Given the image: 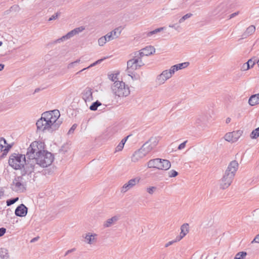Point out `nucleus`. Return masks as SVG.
<instances>
[{
    "label": "nucleus",
    "instance_id": "f257e3e1",
    "mask_svg": "<svg viewBox=\"0 0 259 259\" xmlns=\"http://www.w3.org/2000/svg\"><path fill=\"white\" fill-rule=\"evenodd\" d=\"M27 162L25 168L27 172H39V167H47L54 160L51 152L44 150V144L38 141L33 142L27 148Z\"/></svg>",
    "mask_w": 259,
    "mask_h": 259
},
{
    "label": "nucleus",
    "instance_id": "f03ea898",
    "mask_svg": "<svg viewBox=\"0 0 259 259\" xmlns=\"http://www.w3.org/2000/svg\"><path fill=\"white\" fill-rule=\"evenodd\" d=\"M60 116L58 110L44 112L36 123L37 130L50 132L57 130L62 123V121L59 119Z\"/></svg>",
    "mask_w": 259,
    "mask_h": 259
},
{
    "label": "nucleus",
    "instance_id": "7ed1b4c3",
    "mask_svg": "<svg viewBox=\"0 0 259 259\" xmlns=\"http://www.w3.org/2000/svg\"><path fill=\"white\" fill-rule=\"evenodd\" d=\"M238 168V163L237 161L230 162L223 178L220 180V186L222 189H226L231 184Z\"/></svg>",
    "mask_w": 259,
    "mask_h": 259
},
{
    "label": "nucleus",
    "instance_id": "20e7f679",
    "mask_svg": "<svg viewBox=\"0 0 259 259\" xmlns=\"http://www.w3.org/2000/svg\"><path fill=\"white\" fill-rule=\"evenodd\" d=\"M27 161L26 155H22L18 153H13L10 156L9 159V164L15 169H23L24 175L31 174V173L27 172L25 168L26 162Z\"/></svg>",
    "mask_w": 259,
    "mask_h": 259
},
{
    "label": "nucleus",
    "instance_id": "39448f33",
    "mask_svg": "<svg viewBox=\"0 0 259 259\" xmlns=\"http://www.w3.org/2000/svg\"><path fill=\"white\" fill-rule=\"evenodd\" d=\"M111 90L114 95L118 97H126L130 94L128 85L122 81H115L111 86Z\"/></svg>",
    "mask_w": 259,
    "mask_h": 259
},
{
    "label": "nucleus",
    "instance_id": "423d86ee",
    "mask_svg": "<svg viewBox=\"0 0 259 259\" xmlns=\"http://www.w3.org/2000/svg\"><path fill=\"white\" fill-rule=\"evenodd\" d=\"M23 175L20 176H16L13 179L11 184V189L17 193H23L26 190L27 182Z\"/></svg>",
    "mask_w": 259,
    "mask_h": 259
},
{
    "label": "nucleus",
    "instance_id": "0eeeda50",
    "mask_svg": "<svg viewBox=\"0 0 259 259\" xmlns=\"http://www.w3.org/2000/svg\"><path fill=\"white\" fill-rule=\"evenodd\" d=\"M147 165L149 168H155L165 170L170 167L171 164L168 160L156 158L149 160Z\"/></svg>",
    "mask_w": 259,
    "mask_h": 259
},
{
    "label": "nucleus",
    "instance_id": "6e6552de",
    "mask_svg": "<svg viewBox=\"0 0 259 259\" xmlns=\"http://www.w3.org/2000/svg\"><path fill=\"white\" fill-rule=\"evenodd\" d=\"M158 141L156 138H151L141 147V150L143 151L147 155L151 152L157 145Z\"/></svg>",
    "mask_w": 259,
    "mask_h": 259
},
{
    "label": "nucleus",
    "instance_id": "1a4fd4ad",
    "mask_svg": "<svg viewBox=\"0 0 259 259\" xmlns=\"http://www.w3.org/2000/svg\"><path fill=\"white\" fill-rule=\"evenodd\" d=\"M140 181V178L136 177L130 180L127 183L124 184L121 189L122 193H125L128 190L133 188L135 186L138 184Z\"/></svg>",
    "mask_w": 259,
    "mask_h": 259
},
{
    "label": "nucleus",
    "instance_id": "9d476101",
    "mask_svg": "<svg viewBox=\"0 0 259 259\" xmlns=\"http://www.w3.org/2000/svg\"><path fill=\"white\" fill-rule=\"evenodd\" d=\"M81 98L86 103L93 101V89L90 87L85 88L81 93Z\"/></svg>",
    "mask_w": 259,
    "mask_h": 259
},
{
    "label": "nucleus",
    "instance_id": "9b49d317",
    "mask_svg": "<svg viewBox=\"0 0 259 259\" xmlns=\"http://www.w3.org/2000/svg\"><path fill=\"white\" fill-rule=\"evenodd\" d=\"M171 77L168 70H165L157 76L156 82L159 85L162 84Z\"/></svg>",
    "mask_w": 259,
    "mask_h": 259
},
{
    "label": "nucleus",
    "instance_id": "f8f14e48",
    "mask_svg": "<svg viewBox=\"0 0 259 259\" xmlns=\"http://www.w3.org/2000/svg\"><path fill=\"white\" fill-rule=\"evenodd\" d=\"M141 67L139 64H137L132 59H130L127 62V73L132 74L133 72Z\"/></svg>",
    "mask_w": 259,
    "mask_h": 259
},
{
    "label": "nucleus",
    "instance_id": "ddd939ff",
    "mask_svg": "<svg viewBox=\"0 0 259 259\" xmlns=\"http://www.w3.org/2000/svg\"><path fill=\"white\" fill-rule=\"evenodd\" d=\"M27 211L28 208L24 204H21L16 207L15 214L16 216L24 217L26 215Z\"/></svg>",
    "mask_w": 259,
    "mask_h": 259
},
{
    "label": "nucleus",
    "instance_id": "4468645a",
    "mask_svg": "<svg viewBox=\"0 0 259 259\" xmlns=\"http://www.w3.org/2000/svg\"><path fill=\"white\" fill-rule=\"evenodd\" d=\"M132 59L141 67L143 66L145 63L143 61V58L144 57L140 51H136L132 54Z\"/></svg>",
    "mask_w": 259,
    "mask_h": 259
},
{
    "label": "nucleus",
    "instance_id": "2eb2a0df",
    "mask_svg": "<svg viewBox=\"0 0 259 259\" xmlns=\"http://www.w3.org/2000/svg\"><path fill=\"white\" fill-rule=\"evenodd\" d=\"M11 148V146L7 144L4 138H0V151L3 152V155H6Z\"/></svg>",
    "mask_w": 259,
    "mask_h": 259
},
{
    "label": "nucleus",
    "instance_id": "dca6fc26",
    "mask_svg": "<svg viewBox=\"0 0 259 259\" xmlns=\"http://www.w3.org/2000/svg\"><path fill=\"white\" fill-rule=\"evenodd\" d=\"M146 155V154L144 153V152L141 150V148L139 149L138 151L135 152L132 157V161L136 162L138 161L140 159L143 158Z\"/></svg>",
    "mask_w": 259,
    "mask_h": 259
},
{
    "label": "nucleus",
    "instance_id": "f3484780",
    "mask_svg": "<svg viewBox=\"0 0 259 259\" xmlns=\"http://www.w3.org/2000/svg\"><path fill=\"white\" fill-rule=\"evenodd\" d=\"M97 235L96 234H91L90 233H87L85 236H83L85 239V242L89 244H92L97 241L95 238Z\"/></svg>",
    "mask_w": 259,
    "mask_h": 259
},
{
    "label": "nucleus",
    "instance_id": "a211bd4d",
    "mask_svg": "<svg viewBox=\"0 0 259 259\" xmlns=\"http://www.w3.org/2000/svg\"><path fill=\"white\" fill-rule=\"evenodd\" d=\"M188 224H184L181 227V232L180 235L177 237V240H181L189 232Z\"/></svg>",
    "mask_w": 259,
    "mask_h": 259
},
{
    "label": "nucleus",
    "instance_id": "6ab92c4d",
    "mask_svg": "<svg viewBox=\"0 0 259 259\" xmlns=\"http://www.w3.org/2000/svg\"><path fill=\"white\" fill-rule=\"evenodd\" d=\"M119 219V217L118 215H115L107 220L104 222L103 227L104 228H108L115 224L118 220Z\"/></svg>",
    "mask_w": 259,
    "mask_h": 259
},
{
    "label": "nucleus",
    "instance_id": "aec40b11",
    "mask_svg": "<svg viewBox=\"0 0 259 259\" xmlns=\"http://www.w3.org/2000/svg\"><path fill=\"white\" fill-rule=\"evenodd\" d=\"M144 56H148L155 52V48L151 46H147L139 51Z\"/></svg>",
    "mask_w": 259,
    "mask_h": 259
},
{
    "label": "nucleus",
    "instance_id": "412c9836",
    "mask_svg": "<svg viewBox=\"0 0 259 259\" xmlns=\"http://www.w3.org/2000/svg\"><path fill=\"white\" fill-rule=\"evenodd\" d=\"M255 27L254 25H251L249 26L242 34L241 39H244L252 35L255 32Z\"/></svg>",
    "mask_w": 259,
    "mask_h": 259
},
{
    "label": "nucleus",
    "instance_id": "4be33fe9",
    "mask_svg": "<svg viewBox=\"0 0 259 259\" xmlns=\"http://www.w3.org/2000/svg\"><path fill=\"white\" fill-rule=\"evenodd\" d=\"M76 35V33H75V32L73 30L69 31L68 32L66 35L63 36L61 38L57 39L55 41V43H60L61 41H63L64 40H66L67 39H68L70 38L71 37H73L74 35Z\"/></svg>",
    "mask_w": 259,
    "mask_h": 259
},
{
    "label": "nucleus",
    "instance_id": "5701e85b",
    "mask_svg": "<svg viewBox=\"0 0 259 259\" xmlns=\"http://www.w3.org/2000/svg\"><path fill=\"white\" fill-rule=\"evenodd\" d=\"M248 103L251 106L259 104V93L251 95L249 99Z\"/></svg>",
    "mask_w": 259,
    "mask_h": 259
},
{
    "label": "nucleus",
    "instance_id": "b1692460",
    "mask_svg": "<svg viewBox=\"0 0 259 259\" xmlns=\"http://www.w3.org/2000/svg\"><path fill=\"white\" fill-rule=\"evenodd\" d=\"M232 136H233V138L234 139V141L236 142L239 138L242 135L243 131L241 130H237L236 131H233L231 132Z\"/></svg>",
    "mask_w": 259,
    "mask_h": 259
},
{
    "label": "nucleus",
    "instance_id": "393cba45",
    "mask_svg": "<svg viewBox=\"0 0 259 259\" xmlns=\"http://www.w3.org/2000/svg\"><path fill=\"white\" fill-rule=\"evenodd\" d=\"M104 59H105V58H103V59H99L97 61H96V62H95L94 63L91 64L90 66H89L88 67H86V68H83L82 69H81V70L78 71L77 72H76V74H79L80 72L84 71L86 69H89L93 66H95V65L98 64H100V63H101Z\"/></svg>",
    "mask_w": 259,
    "mask_h": 259
},
{
    "label": "nucleus",
    "instance_id": "a878e982",
    "mask_svg": "<svg viewBox=\"0 0 259 259\" xmlns=\"http://www.w3.org/2000/svg\"><path fill=\"white\" fill-rule=\"evenodd\" d=\"M122 30V28H121V27H118L117 28H116L112 31H111V32H112V36L114 39L117 38L119 36Z\"/></svg>",
    "mask_w": 259,
    "mask_h": 259
},
{
    "label": "nucleus",
    "instance_id": "bb28decb",
    "mask_svg": "<svg viewBox=\"0 0 259 259\" xmlns=\"http://www.w3.org/2000/svg\"><path fill=\"white\" fill-rule=\"evenodd\" d=\"M9 255L7 250L4 248H0V259H8Z\"/></svg>",
    "mask_w": 259,
    "mask_h": 259
},
{
    "label": "nucleus",
    "instance_id": "cd10ccee",
    "mask_svg": "<svg viewBox=\"0 0 259 259\" xmlns=\"http://www.w3.org/2000/svg\"><path fill=\"white\" fill-rule=\"evenodd\" d=\"M250 137L252 139H255L259 137V127L252 131Z\"/></svg>",
    "mask_w": 259,
    "mask_h": 259
},
{
    "label": "nucleus",
    "instance_id": "c85d7f7f",
    "mask_svg": "<svg viewBox=\"0 0 259 259\" xmlns=\"http://www.w3.org/2000/svg\"><path fill=\"white\" fill-rule=\"evenodd\" d=\"M189 65V62H184V63H179V64H178L175 65V68H177L178 69V70H179L186 68Z\"/></svg>",
    "mask_w": 259,
    "mask_h": 259
},
{
    "label": "nucleus",
    "instance_id": "c756f323",
    "mask_svg": "<svg viewBox=\"0 0 259 259\" xmlns=\"http://www.w3.org/2000/svg\"><path fill=\"white\" fill-rule=\"evenodd\" d=\"M247 255V253L245 251H240L238 252L234 257V259H244Z\"/></svg>",
    "mask_w": 259,
    "mask_h": 259
},
{
    "label": "nucleus",
    "instance_id": "7c9ffc66",
    "mask_svg": "<svg viewBox=\"0 0 259 259\" xmlns=\"http://www.w3.org/2000/svg\"><path fill=\"white\" fill-rule=\"evenodd\" d=\"M100 105H101V103L99 101H96L90 106V109L92 111H96Z\"/></svg>",
    "mask_w": 259,
    "mask_h": 259
},
{
    "label": "nucleus",
    "instance_id": "2f4dec72",
    "mask_svg": "<svg viewBox=\"0 0 259 259\" xmlns=\"http://www.w3.org/2000/svg\"><path fill=\"white\" fill-rule=\"evenodd\" d=\"M164 28H165L164 27H160V28L155 29V30H154L153 31L148 32L147 33V36L148 37H150V36H152L153 34H156V33H157L158 32H159L161 31L162 30H164Z\"/></svg>",
    "mask_w": 259,
    "mask_h": 259
},
{
    "label": "nucleus",
    "instance_id": "473e14b6",
    "mask_svg": "<svg viewBox=\"0 0 259 259\" xmlns=\"http://www.w3.org/2000/svg\"><path fill=\"white\" fill-rule=\"evenodd\" d=\"M224 138H225V140H226L227 141H228L230 142H232V143L235 142V141H234L233 136H232L231 133H227L225 135Z\"/></svg>",
    "mask_w": 259,
    "mask_h": 259
},
{
    "label": "nucleus",
    "instance_id": "72a5a7b5",
    "mask_svg": "<svg viewBox=\"0 0 259 259\" xmlns=\"http://www.w3.org/2000/svg\"><path fill=\"white\" fill-rule=\"evenodd\" d=\"M18 200V197H15L12 199H8L6 202L7 205V206H10L15 203V202H16Z\"/></svg>",
    "mask_w": 259,
    "mask_h": 259
},
{
    "label": "nucleus",
    "instance_id": "f704fd0d",
    "mask_svg": "<svg viewBox=\"0 0 259 259\" xmlns=\"http://www.w3.org/2000/svg\"><path fill=\"white\" fill-rule=\"evenodd\" d=\"M127 74L128 75L131 77L132 79L133 80H139L140 78V75L136 73L135 71L133 72L132 74L127 73Z\"/></svg>",
    "mask_w": 259,
    "mask_h": 259
},
{
    "label": "nucleus",
    "instance_id": "c9c22d12",
    "mask_svg": "<svg viewBox=\"0 0 259 259\" xmlns=\"http://www.w3.org/2000/svg\"><path fill=\"white\" fill-rule=\"evenodd\" d=\"M107 41L106 38L104 36L100 37L98 41V44L100 46H103Z\"/></svg>",
    "mask_w": 259,
    "mask_h": 259
},
{
    "label": "nucleus",
    "instance_id": "e433bc0d",
    "mask_svg": "<svg viewBox=\"0 0 259 259\" xmlns=\"http://www.w3.org/2000/svg\"><path fill=\"white\" fill-rule=\"evenodd\" d=\"M192 16V14H191V13H188V14L185 15L179 20V23H183L185 20L190 18Z\"/></svg>",
    "mask_w": 259,
    "mask_h": 259
},
{
    "label": "nucleus",
    "instance_id": "4c0bfd02",
    "mask_svg": "<svg viewBox=\"0 0 259 259\" xmlns=\"http://www.w3.org/2000/svg\"><path fill=\"white\" fill-rule=\"evenodd\" d=\"M118 75V73H115V74H111L108 75V78L112 80V81H114V82L116 81L115 80L117 78V76Z\"/></svg>",
    "mask_w": 259,
    "mask_h": 259
},
{
    "label": "nucleus",
    "instance_id": "58836bf2",
    "mask_svg": "<svg viewBox=\"0 0 259 259\" xmlns=\"http://www.w3.org/2000/svg\"><path fill=\"white\" fill-rule=\"evenodd\" d=\"M156 190V187H150L147 189V192L150 195H152Z\"/></svg>",
    "mask_w": 259,
    "mask_h": 259
},
{
    "label": "nucleus",
    "instance_id": "ea45409f",
    "mask_svg": "<svg viewBox=\"0 0 259 259\" xmlns=\"http://www.w3.org/2000/svg\"><path fill=\"white\" fill-rule=\"evenodd\" d=\"M104 36L106 37L107 41H109L111 40L114 39V38L112 36V32H111L108 33L106 35H105Z\"/></svg>",
    "mask_w": 259,
    "mask_h": 259
},
{
    "label": "nucleus",
    "instance_id": "a19ab883",
    "mask_svg": "<svg viewBox=\"0 0 259 259\" xmlns=\"http://www.w3.org/2000/svg\"><path fill=\"white\" fill-rule=\"evenodd\" d=\"M168 71L170 76H172V75L175 73V72L178 71V69L175 68V65H173L170 67V68L169 70H168Z\"/></svg>",
    "mask_w": 259,
    "mask_h": 259
},
{
    "label": "nucleus",
    "instance_id": "79ce46f5",
    "mask_svg": "<svg viewBox=\"0 0 259 259\" xmlns=\"http://www.w3.org/2000/svg\"><path fill=\"white\" fill-rule=\"evenodd\" d=\"M10 11H11V12H18L19 11V7L18 5H13L12 6V7H11L10 8Z\"/></svg>",
    "mask_w": 259,
    "mask_h": 259
},
{
    "label": "nucleus",
    "instance_id": "37998d69",
    "mask_svg": "<svg viewBox=\"0 0 259 259\" xmlns=\"http://www.w3.org/2000/svg\"><path fill=\"white\" fill-rule=\"evenodd\" d=\"M256 61V60H253V59H250L249 60H248V61L246 63L247 64H248V65L250 66V68H252L255 64Z\"/></svg>",
    "mask_w": 259,
    "mask_h": 259
},
{
    "label": "nucleus",
    "instance_id": "c03bdc74",
    "mask_svg": "<svg viewBox=\"0 0 259 259\" xmlns=\"http://www.w3.org/2000/svg\"><path fill=\"white\" fill-rule=\"evenodd\" d=\"M84 29V28L83 26L79 27L77 28H76L73 29L74 31L75 32V33L76 34L79 33V32H82Z\"/></svg>",
    "mask_w": 259,
    "mask_h": 259
},
{
    "label": "nucleus",
    "instance_id": "a18cd8bd",
    "mask_svg": "<svg viewBox=\"0 0 259 259\" xmlns=\"http://www.w3.org/2000/svg\"><path fill=\"white\" fill-rule=\"evenodd\" d=\"M169 177L170 178L175 177L178 175V172L175 170H171L169 171Z\"/></svg>",
    "mask_w": 259,
    "mask_h": 259
},
{
    "label": "nucleus",
    "instance_id": "49530a36",
    "mask_svg": "<svg viewBox=\"0 0 259 259\" xmlns=\"http://www.w3.org/2000/svg\"><path fill=\"white\" fill-rule=\"evenodd\" d=\"M124 145L119 143L115 148V152H119L121 151L123 148Z\"/></svg>",
    "mask_w": 259,
    "mask_h": 259
},
{
    "label": "nucleus",
    "instance_id": "de8ad7c7",
    "mask_svg": "<svg viewBox=\"0 0 259 259\" xmlns=\"http://www.w3.org/2000/svg\"><path fill=\"white\" fill-rule=\"evenodd\" d=\"M60 15V13H55V14L53 15L49 19V21H52V20H56V19L58 18V16Z\"/></svg>",
    "mask_w": 259,
    "mask_h": 259
},
{
    "label": "nucleus",
    "instance_id": "09e8293b",
    "mask_svg": "<svg viewBox=\"0 0 259 259\" xmlns=\"http://www.w3.org/2000/svg\"><path fill=\"white\" fill-rule=\"evenodd\" d=\"M250 68V66L248 65V64H247L246 62L242 65L241 67V69L243 71H246L248 70Z\"/></svg>",
    "mask_w": 259,
    "mask_h": 259
},
{
    "label": "nucleus",
    "instance_id": "8fccbe9b",
    "mask_svg": "<svg viewBox=\"0 0 259 259\" xmlns=\"http://www.w3.org/2000/svg\"><path fill=\"white\" fill-rule=\"evenodd\" d=\"M76 127H77L76 124H73L72 126H71V127L69 130V131L68 132V134H72L74 132V130L76 129Z\"/></svg>",
    "mask_w": 259,
    "mask_h": 259
},
{
    "label": "nucleus",
    "instance_id": "3c124183",
    "mask_svg": "<svg viewBox=\"0 0 259 259\" xmlns=\"http://www.w3.org/2000/svg\"><path fill=\"white\" fill-rule=\"evenodd\" d=\"M77 65L75 63V62L74 61V62H71L70 63H69L67 65V68L68 69H71L72 68H74L75 66H76Z\"/></svg>",
    "mask_w": 259,
    "mask_h": 259
},
{
    "label": "nucleus",
    "instance_id": "603ef678",
    "mask_svg": "<svg viewBox=\"0 0 259 259\" xmlns=\"http://www.w3.org/2000/svg\"><path fill=\"white\" fill-rule=\"evenodd\" d=\"M187 142V141H185L183 143L180 144L178 147V149L182 150V149H184L186 146V144Z\"/></svg>",
    "mask_w": 259,
    "mask_h": 259
},
{
    "label": "nucleus",
    "instance_id": "864d4df0",
    "mask_svg": "<svg viewBox=\"0 0 259 259\" xmlns=\"http://www.w3.org/2000/svg\"><path fill=\"white\" fill-rule=\"evenodd\" d=\"M239 14V11H237L236 12H235L234 13H232V14L230 15L229 16H228V19H231L235 17H236V16H237L238 14Z\"/></svg>",
    "mask_w": 259,
    "mask_h": 259
},
{
    "label": "nucleus",
    "instance_id": "5fc2aeb1",
    "mask_svg": "<svg viewBox=\"0 0 259 259\" xmlns=\"http://www.w3.org/2000/svg\"><path fill=\"white\" fill-rule=\"evenodd\" d=\"M177 241H179L177 240V238H176V239L175 240H172V241H169L166 244H165V247H167L168 246L172 245L174 242H176Z\"/></svg>",
    "mask_w": 259,
    "mask_h": 259
},
{
    "label": "nucleus",
    "instance_id": "6e6d98bb",
    "mask_svg": "<svg viewBox=\"0 0 259 259\" xmlns=\"http://www.w3.org/2000/svg\"><path fill=\"white\" fill-rule=\"evenodd\" d=\"M6 232V229L5 228H0V237L3 236L5 233Z\"/></svg>",
    "mask_w": 259,
    "mask_h": 259
},
{
    "label": "nucleus",
    "instance_id": "4d7b16f0",
    "mask_svg": "<svg viewBox=\"0 0 259 259\" xmlns=\"http://www.w3.org/2000/svg\"><path fill=\"white\" fill-rule=\"evenodd\" d=\"M251 243H259V234L257 235L254 239L251 241Z\"/></svg>",
    "mask_w": 259,
    "mask_h": 259
},
{
    "label": "nucleus",
    "instance_id": "13d9d810",
    "mask_svg": "<svg viewBox=\"0 0 259 259\" xmlns=\"http://www.w3.org/2000/svg\"><path fill=\"white\" fill-rule=\"evenodd\" d=\"M224 7V6L223 5H220L219 6L218 8H217V10H218V12L216 13V14H219V13H220V14H222L223 13V12H221V9L222 8H223Z\"/></svg>",
    "mask_w": 259,
    "mask_h": 259
},
{
    "label": "nucleus",
    "instance_id": "bf43d9fd",
    "mask_svg": "<svg viewBox=\"0 0 259 259\" xmlns=\"http://www.w3.org/2000/svg\"><path fill=\"white\" fill-rule=\"evenodd\" d=\"M76 250V249L75 248H72L71 249H69V250H68L66 253H65V256H66L67 255H68L69 253H71L73 251H74L75 250Z\"/></svg>",
    "mask_w": 259,
    "mask_h": 259
},
{
    "label": "nucleus",
    "instance_id": "052dcab7",
    "mask_svg": "<svg viewBox=\"0 0 259 259\" xmlns=\"http://www.w3.org/2000/svg\"><path fill=\"white\" fill-rule=\"evenodd\" d=\"M130 136H128L126 137H125L124 138H123L121 141H120V143L122 144V145H124L126 141H127V139Z\"/></svg>",
    "mask_w": 259,
    "mask_h": 259
},
{
    "label": "nucleus",
    "instance_id": "680f3d73",
    "mask_svg": "<svg viewBox=\"0 0 259 259\" xmlns=\"http://www.w3.org/2000/svg\"><path fill=\"white\" fill-rule=\"evenodd\" d=\"M11 12V11H10V9H9V10H7L5 11L4 12V15H8V14H9Z\"/></svg>",
    "mask_w": 259,
    "mask_h": 259
},
{
    "label": "nucleus",
    "instance_id": "e2e57ef3",
    "mask_svg": "<svg viewBox=\"0 0 259 259\" xmlns=\"http://www.w3.org/2000/svg\"><path fill=\"white\" fill-rule=\"evenodd\" d=\"M231 121V118L230 117H228L226 120V123H229Z\"/></svg>",
    "mask_w": 259,
    "mask_h": 259
},
{
    "label": "nucleus",
    "instance_id": "0e129e2a",
    "mask_svg": "<svg viewBox=\"0 0 259 259\" xmlns=\"http://www.w3.org/2000/svg\"><path fill=\"white\" fill-rule=\"evenodd\" d=\"M5 65L3 64H0V71H2L4 68Z\"/></svg>",
    "mask_w": 259,
    "mask_h": 259
},
{
    "label": "nucleus",
    "instance_id": "69168bd1",
    "mask_svg": "<svg viewBox=\"0 0 259 259\" xmlns=\"http://www.w3.org/2000/svg\"><path fill=\"white\" fill-rule=\"evenodd\" d=\"M75 62V63L76 64V65H77V64L79 63L80 62V59H77L76 61H74Z\"/></svg>",
    "mask_w": 259,
    "mask_h": 259
},
{
    "label": "nucleus",
    "instance_id": "338daca9",
    "mask_svg": "<svg viewBox=\"0 0 259 259\" xmlns=\"http://www.w3.org/2000/svg\"><path fill=\"white\" fill-rule=\"evenodd\" d=\"M175 25H176L175 24H170V25H169V27L170 28H174L176 29L175 27Z\"/></svg>",
    "mask_w": 259,
    "mask_h": 259
},
{
    "label": "nucleus",
    "instance_id": "774afa93",
    "mask_svg": "<svg viewBox=\"0 0 259 259\" xmlns=\"http://www.w3.org/2000/svg\"><path fill=\"white\" fill-rule=\"evenodd\" d=\"M40 90L39 89L37 88L35 90L34 93L38 92Z\"/></svg>",
    "mask_w": 259,
    "mask_h": 259
}]
</instances>
